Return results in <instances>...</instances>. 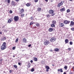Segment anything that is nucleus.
Masks as SVG:
<instances>
[{
  "mask_svg": "<svg viewBox=\"0 0 74 74\" xmlns=\"http://www.w3.org/2000/svg\"><path fill=\"white\" fill-rule=\"evenodd\" d=\"M14 21L16 22H17L18 20H19V17H18V16H15L14 17Z\"/></svg>",
  "mask_w": 74,
  "mask_h": 74,
  "instance_id": "obj_3",
  "label": "nucleus"
},
{
  "mask_svg": "<svg viewBox=\"0 0 74 74\" xmlns=\"http://www.w3.org/2000/svg\"><path fill=\"white\" fill-rule=\"evenodd\" d=\"M71 29L72 30V31H74V27L71 28Z\"/></svg>",
  "mask_w": 74,
  "mask_h": 74,
  "instance_id": "obj_34",
  "label": "nucleus"
},
{
  "mask_svg": "<svg viewBox=\"0 0 74 74\" xmlns=\"http://www.w3.org/2000/svg\"><path fill=\"white\" fill-rule=\"evenodd\" d=\"M65 42H66V43H68V42H69V40H68V39H66L65 40Z\"/></svg>",
  "mask_w": 74,
  "mask_h": 74,
  "instance_id": "obj_24",
  "label": "nucleus"
},
{
  "mask_svg": "<svg viewBox=\"0 0 74 74\" xmlns=\"http://www.w3.org/2000/svg\"><path fill=\"white\" fill-rule=\"evenodd\" d=\"M72 69L73 70V71L74 72V66H73V67L72 68Z\"/></svg>",
  "mask_w": 74,
  "mask_h": 74,
  "instance_id": "obj_46",
  "label": "nucleus"
},
{
  "mask_svg": "<svg viewBox=\"0 0 74 74\" xmlns=\"http://www.w3.org/2000/svg\"><path fill=\"white\" fill-rule=\"evenodd\" d=\"M52 51H53V50H52V49H51L50 50V52H52Z\"/></svg>",
  "mask_w": 74,
  "mask_h": 74,
  "instance_id": "obj_53",
  "label": "nucleus"
},
{
  "mask_svg": "<svg viewBox=\"0 0 74 74\" xmlns=\"http://www.w3.org/2000/svg\"><path fill=\"white\" fill-rule=\"evenodd\" d=\"M46 16H47V18H49V17H50L51 16V15H49V14H47L46 15Z\"/></svg>",
  "mask_w": 74,
  "mask_h": 74,
  "instance_id": "obj_30",
  "label": "nucleus"
},
{
  "mask_svg": "<svg viewBox=\"0 0 74 74\" xmlns=\"http://www.w3.org/2000/svg\"><path fill=\"white\" fill-rule=\"evenodd\" d=\"M26 64H27V66L28 68H30V65H31L30 64V62H27L26 63Z\"/></svg>",
  "mask_w": 74,
  "mask_h": 74,
  "instance_id": "obj_8",
  "label": "nucleus"
},
{
  "mask_svg": "<svg viewBox=\"0 0 74 74\" xmlns=\"http://www.w3.org/2000/svg\"><path fill=\"white\" fill-rule=\"evenodd\" d=\"M11 4L13 5V6H14V7L15 6V2L12 1L11 3Z\"/></svg>",
  "mask_w": 74,
  "mask_h": 74,
  "instance_id": "obj_16",
  "label": "nucleus"
},
{
  "mask_svg": "<svg viewBox=\"0 0 74 74\" xmlns=\"http://www.w3.org/2000/svg\"><path fill=\"white\" fill-rule=\"evenodd\" d=\"M18 65H21V63L19 62V63H18Z\"/></svg>",
  "mask_w": 74,
  "mask_h": 74,
  "instance_id": "obj_49",
  "label": "nucleus"
},
{
  "mask_svg": "<svg viewBox=\"0 0 74 74\" xmlns=\"http://www.w3.org/2000/svg\"><path fill=\"white\" fill-rule=\"evenodd\" d=\"M12 49L13 50H15V47H12Z\"/></svg>",
  "mask_w": 74,
  "mask_h": 74,
  "instance_id": "obj_37",
  "label": "nucleus"
},
{
  "mask_svg": "<svg viewBox=\"0 0 74 74\" xmlns=\"http://www.w3.org/2000/svg\"><path fill=\"white\" fill-rule=\"evenodd\" d=\"M52 66H55V65L53 64L52 65Z\"/></svg>",
  "mask_w": 74,
  "mask_h": 74,
  "instance_id": "obj_59",
  "label": "nucleus"
},
{
  "mask_svg": "<svg viewBox=\"0 0 74 74\" xmlns=\"http://www.w3.org/2000/svg\"><path fill=\"white\" fill-rule=\"evenodd\" d=\"M6 42H3L2 45L1 46V49L2 50H4L5 49H6L7 48V46H6Z\"/></svg>",
  "mask_w": 74,
  "mask_h": 74,
  "instance_id": "obj_1",
  "label": "nucleus"
},
{
  "mask_svg": "<svg viewBox=\"0 0 74 74\" xmlns=\"http://www.w3.org/2000/svg\"><path fill=\"white\" fill-rule=\"evenodd\" d=\"M50 41L51 42H54V41H56V38H52L50 39Z\"/></svg>",
  "mask_w": 74,
  "mask_h": 74,
  "instance_id": "obj_6",
  "label": "nucleus"
},
{
  "mask_svg": "<svg viewBox=\"0 0 74 74\" xmlns=\"http://www.w3.org/2000/svg\"><path fill=\"white\" fill-rule=\"evenodd\" d=\"M74 25V22L73 21H71L70 24V26L71 27H72L73 26V25Z\"/></svg>",
  "mask_w": 74,
  "mask_h": 74,
  "instance_id": "obj_7",
  "label": "nucleus"
},
{
  "mask_svg": "<svg viewBox=\"0 0 74 74\" xmlns=\"http://www.w3.org/2000/svg\"><path fill=\"white\" fill-rule=\"evenodd\" d=\"M70 12V10L69 9H68L66 11V12L68 13V12Z\"/></svg>",
  "mask_w": 74,
  "mask_h": 74,
  "instance_id": "obj_32",
  "label": "nucleus"
},
{
  "mask_svg": "<svg viewBox=\"0 0 74 74\" xmlns=\"http://www.w3.org/2000/svg\"><path fill=\"white\" fill-rule=\"evenodd\" d=\"M2 60H3V59H1L0 60V62H2Z\"/></svg>",
  "mask_w": 74,
  "mask_h": 74,
  "instance_id": "obj_45",
  "label": "nucleus"
},
{
  "mask_svg": "<svg viewBox=\"0 0 74 74\" xmlns=\"http://www.w3.org/2000/svg\"><path fill=\"white\" fill-rule=\"evenodd\" d=\"M68 49V50H69V51H71V48H69Z\"/></svg>",
  "mask_w": 74,
  "mask_h": 74,
  "instance_id": "obj_47",
  "label": "nucleus"
},
{
  "mask_svg": "<svg viewBox=\"0 0 74 74\" xmlns=\"http://www.w3.org/2000/svg\"><path fill=\"white\" fill-rule=\"evenodd\" d=\"M65 8H62L61 9H60V11L61 12H63V11H65Z\"/></svg>",
  "mask_w": 74,
  "mask_h": 74,
  "instance_id": "obj_14",
  "label": "nucleus"
},
{
  "mask_svg": "<svg viewBox=\"0 0 74 74\" xmlns=\"http://www.w3.org/2000/svg\"><path fill=\"white\" fill-rule=\"evenodd\" d=\"M14 68H15V69H16L17 68H18V66H17L16 65H14Z\"/></svg>",
  "mask_w": 74,
  "mask_h": 74,
  "instance_id": "obj_25",
  "label": "nucleus"
},
{
  "mask_svg": "<svg viewBox=\"0 0 74 74\" xmlns=\"http://www.w3.org/2000/svg\"><path fill=\"white\" fill-rule=\"evenodd\" d=\"M24 12V9L23 8L21 10V13H23Z\"/></svg>",
  "mask_w": 74,
  "mask_h": 74,
  "instance_id": "obj_23",
  "label": "nucleus"
},
{
  "mask_svg": "<svg viewBox=\"0 0 74 74\" xmlns=\"http://www.w3.org/2000/svg\"><path fill=\"white\" fill-rule=\"evenodd\" d=\"M58 71L59 72L60 71L61 73H62V72H63V69H58Z\"/></svg>",
  "mask_w": 74,
  "mask_h": 74,
  "instance_id": "obj_13",
  "label": "nucleus"
},
{
  "mask_svg": "<svg viewBox=\"0 0 74 74\" xmlns=\"http://www.w3.org/2000/svg\"><path fill=\"white\" fill-rule=\"evenodd\" d=\"M50 42L49 41L46 40L44 42V44L45 45H47L48 44H49Z\"/></svg>",
  "mask_w": 74,
  "mask_h": 74,
  "instance_id": "obj_4",
  "label": "nucleus"
},
{
  "mask_svg": "<svg viewBox=\"0 0 74 74\" xmlns=\"http://www.w3.org/2000/svg\"><path fill=\"white\" fill-rule=\"evenodd\" d=\"M53 0H51V2H53Z\"/></svg>",
  "mask_w": 74,
  "mask_h": 74,
  "instance_id": "obj_57",
  "label": "nucleus"
},
{
  "mask_svg": "<svg viewBox=\"0 0 74 74\" xmlns=\"http://www.w3.org/2000/svg\"><path fill=\"white\" fill-rule=\"evenodd\" d=\"M12 21V18H10L9 20H8V23H10Z\"/></svg>",
  "mask_w": 74,
  "mask_h": 74,
  "instance_id": "obj_15",
  "label": "nucleus"
},
{
  "mask_svg": "<svg viewBox=\"0 0 74 74\" xmlns=\"http://www.w3.org/2000/svg\"><path fill=\"white\" fill-rule=\"evenodd\" d=\"M33 18H34V17H33V16H32L30 17V19L31 20H32L33 19Z\"/></svg>",
  "mask_w": 74,
  "mask_h": 74,
  "instance_id": "obj_35",
  "label": "nucleus"
},
{
  "mask_svg": "<svg viewBox=\"0 0 74 74\" xmlns=\"http://www.w3.org/2000/svg\"><path fill=\"white\" fill-rule=\"evenodd\" d=\"M12 72V70H10L9 71V72L10 73H11Z\"/></svg>",
  "mask_w": 74,
  "mask_h": 74,
  "instance_id": "obj_42",
  "label": "nucleus"
},
{
  "mask_svg": "<svg viewBox=\"0 0 74 74\" xmlns=\"http://www.w3.org/2000/svg\"><path fill=\"white\" fill-rule=\"evenodd\" d=\"M7 0H5V2H7Z\"/></svg>",
  "mask_w": 74,
  "mask_h": 74,
  "instance_id": "obj_60",
  "label": "nucleus"
},
{
  "mask_svg": "<svg viewBox=\"0 0 74 74\" xmlns=\"http://www.w3.org/2000/svg\"><path fill=\"white\" fill-rule=\"evenodd\" d=\"M24 15H25V14H22L21 15V18H23V16H24Z\"/></svg>",
  "mask_w": 74,
  "mask_h": 74,
  "instance_id": "obj_28",
  "label": "nucleus"
},
{
  "mask_svg": "<svg viewBox=\"0 0 74 74\" xmlns=\"http://www.w3.org/2000/svg\"><path fill=\"white\" fill-rule=\"evenodd\" d=\"M36 26H37V27H39L40 26V24L39 23H36Z\"/></svg>",
  "mask_w": 74,
  "mask_h": 74,
  "instance_id": "obj_26",
  "label": "nucleus"
},
{
  "mask_svg": "<svg viewBox=\"0 0 74 74\" xmlns=\"http://www.w3.org/2000/svg\"><path fill=\"white\" fill-rule=\"evenodd\" d=\"M63 74H66V72H64Z\"/></svg>",
  "mask_w": 74,
  "mask_h": 74,
  "instance_id": "obj_54",
  "label": "nucleus"
},
{
  "mask_svg": "<svg viewBox=\"0 0 74 74\" xmlns=\"http://www.w3.org/2000/svg\"><path fill=\"white\" fill-rule=\"evenodd\" d=\"M13 57H15V56H13Z\"/></svg>",
  "mask_w": 74,
  "mask_h": 74,
  "instance_id": "obj_62",
  "label": "nucleus"
},
{
  "mask_svg": "<svg viewBox=\"0 0 74 74\" xmlns=\"http://www.w3.org/2000/svg\"><path fill=\"white\" fill-rule=\"evenodd\" d=\"M56 21H53L52 22V23L53 24H55L56 23Z\"/></svg>",
  "mask_w": 74,
  "mask_h": 74,
  "instance_id": "obj_27",
  "label": "nucleus"
},
{
  "mask_svg": "<svg viewBox=\"0 0 74 74\" xmlns=\"http://www.w3.org/2000/svg\"><path fill=\"white\" fill-rule=\"evenodd\" d=\"M34 71V68H32L31 70V71L32 72H33V71Z\"/></svg>",
  "mask_w": 74,
  "mask_h": 74,
  "instance_id": "obj_33",
  "label": "nucleus"
},
{
  "mask_svg": "<svg viewBox=\"0 0 74 74\" xmlns=\"http://www.w3.org/2000/svg\"><path fill=\"white\" fill-rule=\"evenodd\" d=\"M70 1H73V0H69Z\"/></svg>",
  "mask_w": 74,
  "mask_h": 74,
  "instance_id": "obj_55",
  "label": "nucleus"
},
{
  "mask_svg": "<svg viewBox=\"0 0 74 74\" xmlns=\"http://www.w3.org/2000/svg\"><path fill=\"white\" fill-rule=\"evenodd\" d=\"M35 19H37V18H36Z\"/></svg>",
  "mask_w": 74,
  "mask_h": 74,
  "instance_id": "obj_63",
  "label": "nucleus"
},
{
  "mask_svg": "<svg viewBox=\"0 0 74 74\" xmlns=\"http://www.w3.org/2000/svg\"><path fill=\"white\" fill-rule=\"evenodd\" d=\"M0 34H2V32H0Z\"/></svg>",
  "mask_w": 74,
  "mask_h": 74,
  "instance_id": "obj_52",
  "label": "nucleus"
},
{
  "mask_svg": "<svg viewBox=\"0 0 74 74\" xmlns=\"http://www.w3.org/2000/svg\"><path fill=\"white\" fill-rule=\"evenodd\" d=\"M64 25L63 23H60L59 24V26L60 27H63L64 26Z\"/></svg>",
  "mask_w": 74,
  "mask_h": 74,
  "instance_id": "obj_12",
  "label": "nucleus"
},
{
  "mask_svg": "<svg viewBox=\"0 0 74 74\" xmlns=\"http://www.w3.org/2000/svg\"><path fill=\"white\" fill-rule=\"evenodd\" d=\"M31 5H32V4L31 3H28L26 4V5L27 7H29V6H30Z\"/></svg>",
  "mask_w": 74,
  "mask_h": 74,
  "instance_id": "obj_17",
  "label": "nucleus"
},
{
  "mask_svg": "<svg viewBox=\"0 0 74 74\" xmlns=\"http://www.w3.org/2000/svg\"><path fill=\"white\" fill-rule=\"evenodd\" d=\"M18 41V39L17 38L16 40V42H17Z\"/></svg>",
  "mask_w": 74,
  "mask_h": 74,
  "instance_id": "obj_39",
  "label": "nucleus"
},
{
  "mask_svg": "<svg viewBox=\"0 0 74 74\" xmlns=\"http://www.w3.org/2000/svg\"><path fill=\"white\" fill-rule=\"evenodd\" d=\"M10 3V0H8V3Z\"/></svg>",
  "mask_w": 74,
  "mask_h": 74,
  "instance_id": "obj_41",
  "label": "nucleus"
},
{
  "mask_svg": "<svg viewBox=\"0 0 74 74\" xmlns=\"http://www.w3.org/2000/svg\"><path fill=\"white\" fill-rule=\"evenodd\" d=\"M23 42H25V43H26V41H27V40L25 38H23Z\"/></svg>",
  "mask_w": 74,
  "mask_h": 74,
  "instance_id": "obj_11",
  "label": "nucleus"
},
{
  "mask_svg": "<svg viewBox=\"0 0 74 74\" xmlns=\"http://www.w3.org/2000/svg\"><path fill=\"white\" fill-rule=\"evenodd\" d=\"M33 23L32 22H31L30 23V25H33Z\"/></svg>",
  "mask_w": 74,
  "mask_h": 74,
  "instance_id": "obj_43",
  "label": "nucleus"
},
{
  "mask_svg": "<svg viewBox=\"0 0 74 74\" xmlns=\"http://www.w3.org/2000/svg\"><path fill=\"white\" fill-rule=\"evenodd\" d=\"M69 44H70V45H72L73 44V42H69Z\"/></svg>",
  "mask_w": 74,
  "mask_h": 74,
  "instance_id": "obj_36",
  "label": "nucleus"
},
{
  "mask_svg": "<svg viewBox=\"0 0 74 74\" xmlns=\"http://www.w3.org/2000/svg\"><path fill=\"white\" fill-rule=\"evenodd\" d=\"M62 2H63V3H64V1H63Z\"/></svg>",
  "mask_w": 74,
  "mask_h": 74,
  "instance_id": "obj_61",
  "label": "nucleus"
},
{
  "mask_svg": "<svg viewBox=\"0 0 74 74\" xmlns=\"http://www.w3.org/2000/svg\"><path fill=\"white\" fill-rule=\"evenodd\" d=\"M41 8H38V10H37L38 11H41Z\"/></svg>",
  "mask_w": 74,
  "mask_h": 74,
  "instance_id": "obj_22",
  "label": "nucleus"
},
{
  "mask_svg": "<svg viewBox=\"0 0 74 74\" xmlns=\"http://www.w3.org/2000/svg\"><path fill=\"white\" fill-rule=\"evenodd\" d=\"M53 12H54V11H53V10H49V14H51V16H54L55 14H53Z\"/></svg>",
  "mask_w": 74,
  "mask_h": 74,
  "instance_id": "obj_2",
  "label": "nucleus"
},
{
  "mask_svg": "<svg viewBox=\"0 0 74 74\" xmlns=\"http://www.w3.org/2000/svg\"><path fill=\"white\" fill-rule=\"evenodd\" d=\"M34 61H35V62L37 61V60H38L37 58H34Z\"/></svg>",
  "mask_w": 74,
  "mask_h": 74,
  "instance_id": "obj_21",
  "label": "nucleus"
},
{
  "mask_svg": "<svg viewBox=\"0 0 74 74\" xmlns=\"http://www.w3.org/2000/svg\"><path fill=\"white\" fill-rule=\"evenodd\" d=\"M45 1H48V0H45Z\"/></svg>",
  "mask_w": 74,
  "mask_h": 74,
  "instance_id": "obj_56",
  "label": "nucleus"
},
{
  "mask_svg": "<svg viewBox=\"0 0 74 74\" xmlns=\"http://www.w3.org/2000/svg\"><path fill=\"white\" fill-rule=\"evenodd\" d=\"M16 1H19V0H16Z\"/></svg>",
  "mask_w": 74,
  "mask_h": 74,
  "instance_id": "obj_58",
  "label": "nucleus"
},
{
  "mask_svg": "<svg viewBox=\"0 0 74 74\" xmlns=\"http://www.w3.org/2000/svg\"><path fill=\"white\" fill-rule=\"evenodd\" d=\"M5 25L4 26H3V27H2V28H4V27H5Z\"/></svg>",
  "mask_w": 74,
  "mask_h": 74,
  "instance_id": "obj_50",
  "label": "nucleus"
},
{
  "mask_svg": "<svg viewBox=\"0 0 74 74\" xmlns=\"http://www.w3.org/2000/svg\"><path fill=\"white\" fill-rule=\"evenodd\" d=\"M31 46H32V45H31V44H30L28 45L29 47H31Z\"/></svg>",
  "mask_w": 74,
  "mask_h": 74,
  "instance_id": "obj_44",
  "label": "nucleus"
},
{
  "mask_svg": "<svg viewBox=\"0 0 74 74\" xmlns=\"http://www.w3.org/2000/svg\"><path fill=\"white\" fill-rule=\"evenodd\" d=\"M9 12L10 14H12V11L10 10Z\"/></svg>",
  "mask_w": 74,
  "mask_h": 74,
  "instance_id": "obj_38",
  "label": "nucleus"
},
{
  "mask_svg": "<svg viewBox=\"0 0 74 74\" xmlns=\"http://www.w3.org/2000/svg\"><path fill=\"white\" fill-rule=\"evenodd\" d=\"M49 32H52V31H53V29L51 28H49Z\"/></svg>",
  "mask_w": 74,
  "mask_h": 74,
  "instance_id": "obj_19",
  "label": "nucleus"
},
{
  "mask_svg": "<svg viewBox=\"0 0 74 74\" xmlns=\"http://www.w3.org/2000/svg\"><path fill=\"white\" fill-rule=\"evenodd\" d=\"M59 51V49L58 48H56L54 50V51H56V52H58Z\"/></svg>",
  "mask_w": 74,
  "mask_h": 74,
  "instance_id": "obj_20",
  "label": "nucleus"
},
{
  "mask_svg": "<svg viewBox=\"0 0 74 74\" xmlns=\"http://www.w3.org/2000/svg\"><path fill=\"white\" fill-rule=\"evenodd\" d=\"M7 40V38H6L4 37L2 38L1 39V40L2 41H4V40Z\"/></svg>",
  "mask_w": 74,
  "mask_h": 74,
  "instance_id": "obj_18",
  "label": "nucleus"
},
{
  "mask_svg": "<svg viewBox=\"0 0 74 74\" xmlns=\"http://www.w3.org/2000/svg\"><path fill=\"white\" fill-rule=\"evenodd\" d=\"M70 22V21L65 20L64 21V23L66 25L67 24H69V23Z\"/></svg>",
  "mask_w": 74,
  "mask_h": 74,
  "instance_id": "obj_5",
  "label": "nucleus"
},
{
  "mask_svg": "<svg viewBox=\"0 0 74 74\" xmlns=\"http://www.w3.org/2000/svg\"><path fill=\"white\" fill-rule=\"evenodd\" d=\"M51 27H55V24H51Z\"/></svg>",
  "mask_w": 74,
  "mask_h": 74,
  "instance_id": "obj_29",
  "label": "nucleus"
},
{
  "mask_svg": "<svg viewBox=\"0 0 74 74\" xmlns=\"http://www.w3.org/2000/svg\"><path fill=\"white\" fill-rule=\"evenodd\" d=\"M63 4V3H62V2H61V3H59L58 5V6L59 7H60V6L62 5Z\"/></svg>",
  "mask_w": 74,
  "mask_h": 74,
  "instance_id": "obj_9",
  "label": "nucleus"
},
{
  "mask_svg": "<svg viewBox=\"0 0 74 74\" xmlns=\"http://www.w3.org/2000/svg\"><path fill=\"white\" fill-rule=\"evenodd\" d=\"M38 0H34V1L35 3H37V2H38Z\"/></svg>",
  "mask_w": 74,
  "mask_h": 74,
  "instance_id": "obj_40",
  "label": "nucleus"
},
{
  "mask_svg": "<svg viewBox=\"0 0 74 74\" xmlns=\"http://www.w3.org/2000/svg\"><path fill=\"white\" fill-rule=\"evenodd\" d=\"M69 74H73V73H72L71 72H70V73H69Z\"/></svg>",
  "mask_w": 74,
  "mask_h": 74,
  "instance_id": "obj_51",
  "label": "nucleus"
},
{
  "mask_svg": "<svg viewBox=\"0 0 74 74\" xmlns=\"http://www.w3.org/2000/svg\"><path fill=\"white\" fill-rule=\"evenodd\" d=\"M30 62L31 63H33V60H31L30 61Z\"/></svg>",
  "mask_w": 74,
  "mask_h": 74,
  "instance_id": "obj_48",
  "label": "nucleus"
},
{
  "mask_svg": "<svg viewBox=\"0 0 74 74\" xmlns=\"http://www.w3.org/2000/svg\"><path fill=\"white\" fill-rule=\"evenodd\" d=\"M45 68L46 69V71H49V70H49L50 69V68H49V66H45Z\"/></svg>",
  "mask_w": 74,
  "mask_h": 74,
  "instance_id": "obj_10",
  "label": "nucleus"
},
{
  "mask_svg": "<svg viewBox=\"0 0 74 74\" xmlns=\"http://www.w3.org/2000/svg\"><path fill=\"white\" fill-rule=\"evenodd\" d=\"M64 69H67V66H65L64 67Z\"/></svg>",
  "mask_w": 74,
  "mask_h": 74,
  "instance_id": "obj_31",
  "label": "nucleus"
}]
</instances>
